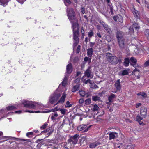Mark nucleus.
<instances>
[{
	"label": "nucleus",
	"instance_id": "f257e3e1",
	"mask_svg": "<svg viewBox=\"0 0 149 149\" xmlns=\"http://www.w3.org/2000/svg\"><path fill=\"white\" fill-rule=\"evenodd\" d=\"M68 18L72 25L74 37L79 36V26L78 23V20L75 16V12L72 8L67 11Z\"/></svg>",
	"mask_w": 149,
	"mask_h": 149
},
{
	"label": "nucleus",
	"instance_id": "f03ea898",
	"mask_svg": "<svg viewBox=\"0 0 149 149\" xmlns=\"http://www.w3.org/2000/svg\"><path fill=\"white\" fill-rule=\"evenodd\" d=\"M106 58L107 61L112 64L116 65L118 63L120 64L122 62V56H119L118 57L113 56L110 53H106Z\"/></svg>",
	"mask_w": 149,
	"mask_h": 149
},
{
	"label": "nucleus",
	"instance_id": "7ed1b4c3",
	"mask_svg": "<svg viewBox=\"0 0 149 149\" xmlns=\"http://www.w3.org/2000/svg\"><path fill=\"white\" fill-rule=\"evenodd\" d=\"M61 95L60 93L55 92L52 96H51L49 99L50 102L51 104H53L55 102L57 101L60 97Z\"/></svg>",
	"mask_w": 149,
	"mask_h": 149
},
{
	"label": "nucleus",
	"instance_id": "20e7f679",
	"mask_svg": "<svg viewBox=\"0 0 149 149\" xmlns=\"http://www.w3.org/2000/svg\"><path fill=\"white\" fill-rule=\"evenodd\" d=\"M34 104H36L37 103L36 102H33L32 101H28L26 100L24 101L22 103L24 107L32 109H34L35 107Z\"/></svg>",
	"mask_w": 149,
	"mask_h": 149
},
{
	"label": "nucleus",
	"instance_id": "39448f33",
	"mask_svg": "<svg viewBox=\"0 0 149 149\" xmlns=\"http://www.w3.org/2000/svg\"><path fill=\"white\" fill-rule=\"evenodd\" d=\"M79 138V135L76 134L73 136L70 137L68 140V142L70 143L72 142L73 144H75L77 143Z\"/></svg>",
	"mask_w": 149,
	"mask_h": 149
},
{
	"label": "nucleus",
	"instance_id": "423d86ee",
	"mask_svg": "<svg viewBox=\"0 0 149 149\" xmlns=\"http://www.w3.org/2000/svg\"><path fill=\"white\" fill-rule=\"evenodd\" d=\"M91 126L87 127L86 125H81L77 127V130L79 131H83L82 132H86L89 129Z\"/></svg>",
	"mask_w": 149,
	"mask_h": 149
},
{
	"label": "nucleus",
	"instance_id": "0eeeda50",
	"mask_svg": "<svg viewBox=\"0 0 149 149\" xmlns=\"http://www.w3.org/2000/svg\"><path fill=\"white\" fill-rule=\"evenodd\" d=\"M147 109L144 107H142L140 109V114L143 118H145L147 115Z\"/></svg>",
	"mask_w": 149,
	"mask_h": 149
},
{
	"label": "nucleus",
	"instance_id": "6e6552de",
	"mask_svg": "<svg viewBox=\"0 0 149 149\" xmlns=\"http://www.w3.org/2000/svg\"><path fill=\"white\" fill-rule=\"evenodd\" d=\"M117 39L120 46L121 47H123L124 45V38H117Z\"/></svg>",
	"mask_w": 149,
	"mask_h": 149
},
{
	"label": "nucleus",
	"instance_id": "1a4fd4ad",
	"mask_svg": "<svg viewBox=\"0 0 149 149\" xmlns=\"http://www.w3.org/2000/svg\"><path fill=\"white\" fill-rule=\"evenodd\" d=\"M72 70V66L71 63L67 65L66 66V72L68 74H70Z\"/></svg>",
	"mask_w": 149,
	"mask_h": 149
},
{
	"label": "nucleus",
	"instance_id": "9d476101",
	"mask_svg": "<svg viewBox=\"0 0 149 149\" xmlns=\"http://www.w3.org/2000/svg\"><path fill=\"white\" fill-rule=\"evenodd\" d=\"M129 70V69H127L126 70H121L120 72L118 73V75L122 76L128 75L129 74L128 72Z\"/></svg>",
	"mask_w": 149,
	"mask_h": 149
},
{
	"label": "nucleus",
	"instance_id": "9b49d317",
	"mask_svg": "<svg viewBox=\"0 0 149 149\" xmlns=\"http://www.w3.org/2000/svg\"><path fill=\"white\" fill-rule=\"evenodd\" d=\"M109 139L110 140L114 139L118 136L117 133L113 132H111L109 134Z\"/></svg>",
	"mask_w": 149,
	"mask_h": 149
},
{
	"label": "nucleus",
	"instance_id": "f8f14e48",
	"mask_svg": "<svg viewBox=\"0 0 149 149\" xmlns=\"http://www.w3.org/2000/svg\"><path fill=\"white\" fill-rule=\"evenodd\" d=\"M91 67L89 66L88 69L86 70L84 72V76L87 77L88 78H89L91 75Z\"/></svg>",
	"mask_w": 149,
	"mask_h": 149
},
{
	"label": "nucleus",
	"instance_id": "ddd939ff",
	"mask_svg": "<svg viewBox=\"0 0 149 149\" xmlns=\"http://www.w3.org/2000/svg\"><path fill=\"white\" fill-rule=\"evenodd\" d=\"M101 23L109 33H111L112 31L111 29L108 28V26L106 25L104 22H102Z\"/></svg>",
	"mask_w": 149,
	"mask_h": 149
},
{
	"label": "nucleus",
	"instance_id": "4468645a",
	"mask_svg": "<svg viewBox=\"0 0 149 149\" xmlns=\"http://www.w3.org/2000/svg\"><path fill=\"white\" fill-rule=\"evenodd\" d=\"M115 86L117 90L120 91L121 88V85L120 84V79H118L117 81L115 83Z\"/></svg>",
	"mask_w": 149,
	"mask_h": 149
},
{
	"label": "nucleus",
	"instance_id": "2eb2a0df",
	"mask_svg": "<svg viewBox=\"0 0 149 149\" xmlns=\"http://www.w3.org/2000/svg\"><path fill=\"white\" fill-rule=\"evenodd\" d=\"M66 97V94L65 93H63L61 97L58 101V102L60 103H63L65 101Z\"/></svg>",
	"mask_w": 149,
	"mask_h": 149
},
{
	"label": "nucleus",
	"instance_id": "dca6fc26",
	"mask_svg": "<svg viewBox=\"0 0 149 149\" xmlns=\"http://www.w3.org/2000/svg\"><path fill=\"white\" fill-rule=\"evenodd\" d=\"M80 85L79 84H77L74 86L72 88L71 91L72 92H75L79 90Z\"/></svg>",
	"mask_w": 149,
	"mask_h": 149
},
{
	"label": "nucleus",
	"instance_id": "f3484780",
	"mask_svg": "<svg viewBox=\"0 0 149 149\" xmlns=\"http://www.w3.org/2000/svg\"><path fill=\"white\" fill-rule=\"evenodd\" d=\"M93 52V49L92 48H89L87 49V55L89 57H91Z\"/></svg>",
	"mask_w": 149,
	"mask_h": 149
},
{
	"label": "nucleus",
	"instance_id": "a211bd4d",
	"mask_svg": "<svg viewBox=\"0 0 149 149\" xmlns=\"http://www.w3.org/2000/svg\"><path fill=\"white\" fill-rule=\"evenodd\" d=\"M116 98V95L113 94L111 93L110 95L108 97V100L110 102H112L113 100Z\"/></svg>",
	"mask_w": 149,
	"mask_h": 149
},
{
	"label": "nucleus",
	"instance_id": "6ab92c4d",
	"mask_svg": "<svg viewBox=\"0 0 149 149\" xmlns=\"http://www.w3.org/2000/svg\"><path fill=\"white\" fill-rule=\"evenodd\" d=\"M100 144V143L99 142H95L91 144L90 145V147L91 148H93L99 145Z\"/></svg>",
	"mask_w": 149,
	"mask_h": 149
},
{
	"label": "nucleus",
	"instance_id": "aec40b11",
	"mask_svg": "<svg viewBox=\"0 0 149 149\" xmlns=\"http://www.w3.org/2000/svg\"><path fill=\"white\" fill-rule=\"evenodd\" d=\"M143 118L142 117L138 115L136 117V120L138 121L139 123L140 124H142L143 123V122H141V120L143 119Z\"/></svg>",
	"mask_w": 149,
	"mask_h": 149
},
{
	"label": "nucleus",
	"instance_id": "412c9836",
	"mask_svg": "<svg viewBox=\"0 0 149 149\" xmlns=\"http://www.w3.org/2000/svg\"><path fill=\"white\" fill-rule=\"evenodd\" d=\"M16 140L18 141H26V142H25L23 144L26 145V143L27 142H31L30 140L29 139H19V138H16Z\"/></svg>",
	"mask_w": 149,
	"mask_h": 149
},
{
	"label": "nucleus",
	"instance_id": "4be33fe9",
	"mask_svg": "<svg viewBox=\"0 0 149 149\" xmlns=\"http://www.w3.org/2000/svg\"><path fill=\"white\" fill-rule=\"evenodd\" d=\"M129 63L130 59L129 58H126L125 59L124 65L125 66H128L129 65Z\"/></svg>",
	"mask_w": 149,
	"mask_h": 149
},
{
	"label": "nucleus",
	"instance_id": "5701e85b",
	"mask_svg": "<svg viewBox=\"0 0 149 149\" xmlns=\"http://www.w3.org/2000/svg\"><path fill=\"white\" fill-rule=\"evenodd\" d=\"M8 2V0H0V5L5 6V5H7Z\"/></svg>",
	"mask_w": 149,
	"mask_h": 149
},
{
	"label": "nucleus",
	"instance_id": "b1692460",
	"mask_svg": "<svg viewBox=\"0 0 149 149\" xmlns=\"http://www.w3.org/2000/svg\"><path fill=\"white\" fill-rule=\"evenodd\" d=\"M132 11L134 17L136 18L138 17L139 15L138 12L136 10L134 9L132 10Z\"/></svg>",
	"mask_w": 149,
	"mask_h": 149
},
{
	"label": "nucleus",
	"instance_id": "393cba45",
	"mask_svg": "<svg viewBox=\"0 0 149 149\" xmlns=\"http://www.w3.org/2000/svg\"><path fill=\"white\" fill-rule=\"evenodd\" d=\"M74 39L73 47H74L76 46L79 43V38H74Z\"/></svg>",
	"mask_w": 149,
	"mask_h": 149
},
{
	"label": "nucleus",
	"instance_id": "a878e982",
	"mask_svg": "<svg viewBox=\"0 0 149 149\" xmlns=\"http://www.w3.org/2000/svg\"><path fill=\"white\" fill-rule=\"evenodd\" d=\"M99 109V107L96 104L94 105H93V107L92 108V111H97Z\"/></svg>",
	"mask_w": 149,
	"mask_h": 149
},
{
	"label": "nucleus",
	"instance_id": "bb28decb",
	"mask_svg": "<svg viewBox=\"0 0 149 149\" xmlns=\"http://www.w3.org/2000/svg\"><path fill=\"white\" fill-rule=\"evenodd\" d=\"M90 84V86L91 88H98V86L94 82H92V81L91 82V83Z\"/></svg>",
	"mask_w": 149,
	"mask_h": 149
},
{
	"label": "nucleus",
	"instance_id": "cd10ccee",
	"mask_svg": "<svg viewBox=\"0 0 149 149\" xmlns=\"http://www.w3.org/2000/svg\"><path fill=\"white\" fill-rule=\"evenodd\" d=\"M130 63H136L137 62V60L134 57H132L130 58Z\"/></svg>",
	"mask_w": 149,
	"mask_h": 149
},
{
	"label": "nucleus",
	"instance_id": "c85d7f7f",
	"mask_svg": "<svg viewBox=\"0 0 149 149\" xmlns=\"http://www.w3.org/2000/svg\"><path fill=\"white\" fill-rule=\"evenodd\" d=\"M92 99L93 101H96L100 100V98L97 96H92Z\"/></svg>",
	"mask_w": 149,
	"mask_h": 149
},
{
	"label": "nucleus",
	"instance_id": "c756f323",
	"mask_svg": "<svg viewBox=\"0 0 149 149\" xmlns=\"http://www.w3.org/2000/svg\"><path fill=\"white\" fill-rule=\"evenodd\" d=\"M123 33L120 31H118L116 33V37H122L123 36Z\"/></svg>",
	"mask_w": 149,
	"mask_h": 149
},
{
	"label": "nucleus",
	"instance_id": "7c9ffc66",
	"mask_svg": "<svg viewBox=\"0 0 149 149\" xmlns=\"http://www.w3.org/2000/svg\"><path fill=\"white\" fill-rule=\"evenodd\" d=\"M58 116V115L57 113H52V115L51 117V119L52 120H55L56 118Z\"/></svg>",
	"mask_w": 149,
	"mask_h": 149
},
{
	"label": "nucleus",
	"instance_id": "2f4dec72",
	"mask_svg": "<svg viewBox=\"0 0 149 149\" xmlns=\"http://www.w3.org/2000/svg\"><path fill=\"white\" fill-rule=\"evenodd\" d=\"M16 107L13 106H9L6 108V109L8 111H9L11 110L16 109Z\"/></svg>",
	"mask_w": 149,
	"mask_h": 149
},
{
	"label": "nucleus",
	"instance_id": "473e14b6",
	"mask_svg": "<svg viewBox=\"0 0 149 149\" xmlns=\"http://www.w3.org/2000/svg\"><path fill=\"white\" fill-rule=\"evenodd\" d=\"M133 28H134L136 30H138V29L139 28L140 26L138 25V24L137 23H134L133 25Z\"/></svg>",
	"mask_w": 149,
	"mask_h": 149
},
{
	"label": "nucleus",
	"instance_id": "72a5a7b5",
	"mask_svg": "<svg viewBox=\"0 0 149 149\" xmlns=\"http://www.w3.org/2000/svg\"><path fill=\"white\" fill-rule=\"evenodd\" d=\"M68 78L67 77L65 76L64 78L63 81L62 82V85L63 86H65L66 84Z\"/></svg>",
	"mask_w": 149,
	"mask_h": 149
},
{
	"label": "nucleus",
	"instance_id": "f704fd0d",
	"mask_svg": "<svg viewBox=\"0 0 149 149\" xmlns=\"http://www.w3.org/2000/svg\"><path fill=\"white\" fill-rule=\"evenodd\" d=\"M91 100L90 98H88L85 101V103L86 105H89L90 104Z\"/></svg>",
	"mask_w": 149,
	"mask_h": 149
},
{
	"label": "nucleus",
	"instance_id": "c9c22d12",
	"mask_svg": "<svg viewBox=\"0 0 149 149\" xmlns=\"http://www.w3.org/2000/svg\"><path fill=\"white\" fill-rule=\"evenodd\" d=\"M79 93L80 95L81 96L83 97H84L85 96V91L81 90L79 91Z\"/></svg>",
	"mask_w": 149,
	"mask_h": 149
},
{
	"label": "nucleus",
	"instance_id": "e433bc0d",
	"mask_svg": "<svg viewBox=\"0 0 149 149\" xmlns=\"http://www.w3.org/2000/svg\"><path fill=\"white\" fill-rule=\"evenodd\" d=\"M66 105L65 106L66 108L70 107H72V104H70V102L69 101H67L66 102Z\"/></svg>",
	"mask_w": 149,
	"mask_h": 149
},
{
	"label": "nucleus",
	"instance_id": "4c0bfd02",
	"mask_svg": "<svg viewBox=\"0 0 149 149\" xmlns=\"http://www.w3.org/2000/svg\"><path fill=\"white\" fill-rule=\"evenodd\" d=\"M64 3L66 5L67 4H70L71 3V2L70 0H63Z\"/></svg>",
	"mask_w": 149,
	"mask_h": 149
},
{
	"label": "nucleus",
	"instance_id": "58836bf2",
	"mask_svg": "<svg viewBox=\"0 0 149 149\" xmlns=\"http://www.w3.org/2000/svg\"><path fill=\"white\" fill-rule=\"evenodd\" d=\"M144 34L146 36L149 37V29L146 30L145 31Z\"/></svg>",
	"mask_w": 149,
	"mask_h": 149
},
{
	"label": "nucleus",
	"instance_id": "ea45409f",
	"mask_svg": "<svg viewBox=\"0 0 149 149\" xmlns=\"http://www.w3.org/2000/svg\"><path fill=\"white\" fill-rule=\"evenodd\" d=\"M47 124L46 123H45L42 126L40 127V128L41 129H45L47 126Z\"/></svg>",
	"mask_w": 149,
	"mask_h": 149
},
{
	"label": "nucleus",
	"instance_id": "a19ab883",
	"mask_svg": "<svg viewBox=\"0 0 149 149\" xmlns=\"http://www.w3.org/2000/svg\"><path fill=\"white\" fill-rule=\"evenodd\" d=\"M61 111V113L63 114H65L66 109H60L59 110Z\"/></svg>",
	"mask_w": 149,
	"mask_h": 149
},
{
	"label": "nucleus",
	"instance_id": "79ce46f5",
	"mask_svg": "<svg viewBox=\"0 0 149 149\" xmlns=\"http://www.w3.org/2000/svg\"><path fill=\"white\" fill-rule=\"evenodd\" d=\"M129 32L130 34H131L134 32V29L132 27H130L129 29Z\"/></svg>",
	"mask_w": 149,
	"mask_h": 149
},
{
	"label": "nucleus",
	"instance_id": "37998d69",
	"mask_svg": "<svg viewBox=\"0 0 149 149\" xmlns=\"http://www.w3.org/2000/svg\"><path fill=\"white\" fill-rule=\"evenodd\" d=\"M80 48L81 46L80 45H78L77 47V48L76 50V53L77 54H78L79 53Z\"/></svg>",
	"mask_w": 149,
	"mask_h": 149
},
{
	"label": "nucleus",
	"instance_id": "c03bdc74",
	"mask_svg": "<svg viewBox=\"0 0 149 149\" xmlns=\"http://www.w3.org/2000/svg\"><path fill=\"white\" fill-rule=\"evenodd\" d=\"M67 120L68 119L67 118H65V119H64L62 123L61 126H63L66 123V122Z\"/></svg>",
	"mask_w": 149,
	"mask_h": 149
},
{
	"label": "nucleus",
	"instance_id": "a18cd8bd",
	"mask_svg": "<svg viewBox=\"0 0 149 149\" xmlns=\"http://www.w3.org/2000/svg\"><path fill=\"white\" fill-rule=\"evenodd\" d=\"M59 110V109H58L57 108V107H55L54 109H51V112L53 111V112H55L56 111H57L58 110Z\"/></svg>",
	"mask_w": 149,
	"mask_h": 149
},
{
	"label": "nucleus",
	"instance_id": "49530a36",
	"mask_svg": "<svg viewBox=\"0 0 149 149\" xmlns=\"http://www.w3.org/2000/svg\"><path fill=\"white\" fill-rule=\"evenodd\" d=\"M93 33L91 31L88 32V36L90 37L93 36Z\"/></svg>",
	"mask_w": 149,
	"mask_h": 149
},
{
	"label": "nucleus",
	"instance_id": "de8ad7c7",
	"mask_svg": "<svg viewBox=\"0 0 149 149\" xmlns=\"http://www.w3.org/2000/svg\"><path fill=\"white\" fill-rule=\"evenodd\" d=\"M92 81L90 80V79H88L85 81V84H87L88 83H89L90 84L91 83Z\"/></svg>",
	"mask_w": 149,
	"mask_h": 149
},
{
	"label": "nucleus",
	"instance_id": "09e8293b",
	"mask_svg": "<svg viewBox=\"0 0 149 149\" xmlns=\"http://www.w3.org/2000/svg\"><path fill=\"white\" fill-rule=\"evenodd\" d=\"M79 60L78 58V57H75L74 58L73 61L74 63H77V62Z\"/></svg>",
	"mask_w": 149,
	"mask_h": 149
},
{
	"label": "nucleus",
	"instance_id": "8fccbe9b",
	"mask_svg": "<svg viewBox=\"0 0 149 149\" xmlns=\"http://www.w3.org/2000/svg\"><path fill=\"white\" fill-rule=\"evenodd\" d=\"M80 78H77L74 81L75 83H78L80 81Z\"/></svg>",
	"mask_w": 149,
	"mask_h": 149
},
{
	"label": "nucleus",
	"instance_id": "3c124183",
	"mask_svg": "<svg viewBox=\"0 0 149 149\" xmlns=\"http://www.w3.org/2000/svg\"><path fill=\"white\" fill-rule=\"evenodd\" d=\"M51 112V109L47 111H42L41 112L43 113H46Z\"/></svg>",
	"mask_w": 149,
	"mask_h": 149
},
{
	"label": "nucleus",
	"instance_id": "603ef678",
	"mask_svg": "<svg viewBox=\"0 0 149 149\" xmlns=\"http://www.w3.org/2000/svg\"><path fill=\"white\" fill-rule=\"evenodd\" d=\"M50 130V128L49 127L48 128H47L45 130L42 131L41 133L42 132H48L49 130Z\"/></svg>",
	"mask_w": 149,
	"mask_h": 149
},
{
	"label": "nucleus",
	"instance_id": "864d4df0",
	"mask_svg": "<svg viewBox=\"0 0 149 149\" xmlns=\"http://www.w3.org/2000/svg\"><path fill=\"white\" fill-rule=\"evenodd\" d=\"M84 100L83 98H81L79 100V102L80 104H82L84 102Z\"/></svg>",
	"mask_w": 149,
	"mask_h": 149
},
{
	"label": "nucleus",
	"instance_id": "5fc2aeb1",
	"mask_svg": "<svg viewBox=\"0 0 149 149\" xmlns=\"http://www.w3.org/2000/svg\"><path fill=\"white\" fill-rule=\"evenodd\" d=\"M81 33L82 34V36H84V30L83 29V27H82L81 28Z\"/></svg>",
	"mask_w": 149,
	"mask_h": 149
},
{
	"label": "nucleus",
	"instance_id": "6e6d98bb",
	"mask_svg": "<svg viewBox=\"0 0 149 149\" xmlns=\"http://www.w3.org/2000/svg\"><path fill=\"white\" fill-rule=\"evenodd\" d=\"M43 139H38L36 141V143H40V141H43Z\"/></svg>",
	"mask_w": 149,
	"mask_h": 149
},
{
	"label": "nucleus",
	"instance_id": "4d7b16f0",
	"mask_svg": "<svg viewBox=\"0 0 149 149\" xmlns=\"http://www.w3.org/2000/svg\"><path fill=\"white\" fill-rule=\"evenodd\" d=\"M143 97H145L146 96V95L145 93L144 92L142 93L141 95Z\"/></svg>",
	"mask_w": 149,
	"mask_h": 149
},
{
	"label": "nucleus",
	"instance_id": "13d9d810",
	"mask_svg": "<svg viewBox=\"0 0 149 149\" xmlns=\"http://www.w3.org/2000/svg\"><path fill=\"white\" fill-rule=\"evenodd\" d=\"M104 94V92L103 91H102L101 93H99V95L100 97H101L102 95H103Z\"/></svg>",
	"mask_w": 149,
	"mask_h": 149
},
{
	"label": "nucleus",
	"instance_id": "bf43d9fd",
	"mask_svg": "<svg viewBox=\"0 0 149 149\" xmlns=\"http://www.w3.org/2000/svg\"><path fill=\"white\" fill-rule=\"evenodd\" d=\"M33 134V133L32 132H30L27 133L26 135L27 136H29V135H31Z\"/></svg>",
	"mask_w": 149,
	"mask_h": 149
},
{
	"label": "nucleus",
	"instance_id": "052dcab7",
	"mask_svg": "<svg viewBox=\"0 0 149 149\" xmlns=\"http://www.w3.org/2000/svg\"><path fill=\"white\" fill-rule=\"evenodd\" d=\"M26 0H23V1H20V0H18V2L21 4H22L23 3V2L25 1Z\"/></svg>",
	"mask_w": 149,
	"mask_h": 149
},
{
	"label": "nucleus",
	"instance_id": "680f3d73",
	"mask_svg": "<svg viewBox=\"0 0 149 149\" xmlns=\"http://www.w3.org/2000/svg\"><path fill=\"white\" fill-rule=\"evenodd\" d=\"M130 65H132L133 66H134V67H136V63H130Z\"/></svg>",
	"mask_w": 149,
	"mask_h": 149
},
{
	"label": "nucleus",
	"instance_id": "e2e57ef3",
	"mask_svg": "<svg viewBox=\"0 0 149 149\" xmlns=\"http://www.w3.org/2000/svg\"><path fill=\"white\" fill-rule=\"evenodd\" d=\"M81 11L82 14H84V8H81Z\"/></svg>",
	"mask_w": 149,
	"mask_h": 149
},
{
	"label": "nucleus",
	"instance_id": "0e129e2a",
	"mask_svg": "<svg viewBox=\"0 0 149 149\" xmlns=\"http://www.w3.org/2000/svg\"><path fill=\"white\" fill-rule=\"evenodd\" d=\"M54 131V130H50V131L48 133V135H49L50 134H51Z\"/></svg>",
	"mask_w": 149,
	"mask_h": 149
},
{
	"label": "nucleus",
	"instance_id": "69168bd1",
	"mask_svg": "<svg viewBox=\"0 0 149 149\" xmlns=\"http://www.w3.org/2000/svg\"><path fill=\"white\" fill-rule=\"evenodd\" d=\"M95 42H90V46L91 47H92L94 45H95Z\"/></svg>",
	"mask_w": 149,
	"mask_h": 149
},
{
	"label": "nucleus",
	"instance_id": "338daca9",
	"mask_svg": "<svg viewBox=\"0 0 149 149\" xmlns=\"http://www.w3.org/2000/svg\"><path fill=\"white\" fill-rule=\"evenodd\" d=\"M141 105V103H139L137 104L136 105V108H137L139 107Z\"/></svg>",
	"mask_w": 149,
	"mask_h": 149
},
{
	"label": "nucleus",
	"instance_id": "774afa93",
	"mask_svg": "<svg viewBox=\"0 0 149 149\" xmlns=\"http://www.w3.org/2000/svg\"><path fill=\"white\" fill-rule=\"evenodd\" d=\"M88 60V58L87 57H86L84 58V61H87Z\"/></svg>",
	"mask_w": 149,
	"mask_h": 149
}]
</instances>
